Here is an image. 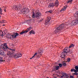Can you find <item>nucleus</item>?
I'll return each mask as SVG.
<instances>
[{
  "label": "nucleus",
  "mask_w": 78,
  "mask_h": 78,
  "mask_svg": "<svg viewBox=\"0 0 78 78\" xmlns=\"http://www.w3.org/2000/svg\"><path fill=\"white\" fill-rule=\"evenodd\" d=\"M10 50H11L12 51H8L7 52V55H12V56H14V58H18L19 57H20L22 56V55H21V53H18L15 54V55H14V53L13 51H15V50L13 49H10Z\"/></svg>",
  "instance_id": "nucleus-1"
},
{
  "label": "nucleus",
  "mask_w": 78,
  "mask_h": 78,
  "mask_svg": "<svg viewBox=\"0 0 78 78\" xmlns=\"http://www.w3.org/2000/svg\"><path fill=\"white\" fill-rule=\"evenodd\" d=\"M74 17L76 18V20H74L72 21L71 23L72 26H74L77 24L78 23V12H76V13L74 14Z\"/></svg>",
  "instance_id": "nucleus-2"
},
{
  "label": "nucleus",
  "mask_w": 78,
  "mask_h": 78,
  "mask_svg": "<svg viewBox=\"0 0 78 78\" xmlns=\"http://www.w3.org/2000/svg\"><path fill=\"white\" fill-rule=\"evenodd\" d=\"M41 14L39 12H37L35 13L34 12H33V14L32 17V18H34L36 17L37 19H39L40 18V16H41Z\"/></svg>",
  "instance_id": "nucleus-3"
},
{
  "label": "nucleus",
  "mask_w": 78,
  "mask_h": 78,
  "mask_svg": "<svg viewBox=\"0 0 78 78\" xmlns=\"http://www.w3.org/2000/svg\"><path fill=\"white\" fill-rule=\"evenodd\" d=\"M68 48V47H67L65 48L64 49V51L61 53V56L62 58H64L65 56H66L67 55V53H68L69 51H67Z\"/></svg>",
  "instance_id": "nucleus-4"
},
{
  "label": "nucleus",
  "mask_w": 78,
  "mask_h": 78,
  "mask_svg": "<svg viewBox=\"0 0 78 78\" xmlns=\"http://www.w3.org/2000/svg\"><path fill=\"white\" fill-rule=\"evenodd\" d=\"M65 26V24L64 23L59 26L55 30V33H56L59 32L60 30H61Z\"/></svg>",
  "instance_id": "nucleus-5"
},
{
  "label": "nucleus",
  "mask_w": 78,
  "mask_h": 78,
  "mask_svg": "<svg viewBox=\"0 0 78 78\" xmlns=\"http://www.w3.org/2000/svg\"><path fill=\"white\" fill-rule=\"evenodd\" d=\"M29 12V9L27 8H23L21 11V13L23 14H26Z\"/></svg>",
  "instance_id": "nucleus-6"
},
{
  "label": "nucleus",
  "mask_w": 78,
  "mask_h": 78,
  "mask_svg": "<svg viewBox=\"0 0 78 78\" xmlns=\"http://www.w3.org/2000/svg\"><path fill=\"white\" fill-rule=\"evenodd\" d=\"M2 48L5 51H7V49H9L7 43H4L3 44H2L1 45Z\"/></svg>",
  "instance_id": "nucleus-7"
},
{
  "label": "nucleus",
  "mask_w": 78,
  "mask_h": 78,
  "mask_svg": "<svg viewBox=\"0 0 78 78\" xmlns=\"http://www.w3.org/2000/svg\"><path fill=\"white\" fill-rule=\"evenodd\" d=\"M12 9H14V10H21V7L19 5H15L13 6Z\"/></svg>",
  "instance_id": "nucleus-8"
},
{
  "label": "nucleus",
  "mask_w": 78,
  "mask_h": 78,
  "mask_svg": "<svg viewBox=\"0 0 78 78\" xmlns=\"http://www.w3.org/2000/svg\"><path fill=\"white\" fill-rule=\"evenodd\" d=\"M50 19L51 18L50 17H47V20L45 21V23H44L45 25H48L49 23Z\"/></svg>",
  "instance_id": "nucleus-9"
},
{
  "label": "nucleus",
  "mask_w": 78,
  "mask_h": 78,
  "mask_svg": "<svg viewBox=\"0 0 78 78\" xmlns=\"http://www.w3.org/2000/svg\"><path fill=\"white\" fill-rule=\"evenodd\" d=\"M38 53H39L38 54L37 53V58H40L41 56L42 55V52L41 51H39Z\"/></svg>",
  "instance_id": "nucleus-10"
},
{
  "label": "nucleus",
  "mask_w": 78,
  "mask_h": 78,
  "mask_svg": "<svg viewBox=\"0 0 78 78\" xmlns=\"http://www.w3.org/2000/svg\"><path fill=\"white\" fill-rule=\"evenodd\" d=\"M0 54L3 56H5V52L2 50H0Z\"/></svg>",
  "instance_id": "nucleus-11"
},
{
  "label": "nucleus",
  "mask_w": 78,
  "mask_h": 78,
  "mask_svg": "<svg viewBox=\"0 0 78 78\" xmlns=\"http://www.w3.org/2000/svg\"><path fill=\"white\" fill-rule=\"evenodd\" d=\"M55 6L54 3H52L49 4L48 5V8H51V7H54Z\"/></svg>",
  "instance_id": "nucleus-12"
},
{
  "label": "nucleus",
  "mask_w": 78,
  "mask_h": 78,
  "mask_svg": "<svg viewBox=\"0 0 78 78\" xmlns=\"http://www.w3.org/2000/svg\"><path fill=\"white\" fill-rule=\"evenodd\" d=\"M18 35L19 34L17 33H15V35H12V37L14 39H15L17 37V36H18Z\"/></svg>",
  "instance_id": "nucleus-13"
},
{
  "label": "nucleus",
  "mask_w": 78,
  "mask_h": 78,
  "mask_svg": "<svg viewBox=\"0 0 78 78\" xmlns=\"http://www.w3.org/2000/svg\"><path fill=\"white\" fill-rule=\"evenodd\" d=\"M12 35H10L9 34H7V35L6 36V37L7 38H9V39H12V38H13V37H12Z\"/></svg>",
  "instance_id": "nucleus-14"
},
{
  "label": "nucleus",
  "mask_w": 78,
  "mask_h": 78,
  "mask_svg": "<svg viewBox=\"0 0 78 78\" xmlns=\"http://www.w3.org/2000/svg\"><path fill=\"white\" fill-rule=\"evenodd\" d=\"M37 53H35L34 55L32 57V58H30V59H32L33 58H34V57H36L37 58Z\"/></svg>",
  "instance_id": "nucleus-15"
},
{
  "label": "nucleus",
  "mask_w": 78,
  "mask_h": 78,
  "mask_svg": "<svg viewBox=\"0 0 78 78\" xmlns=\"http://www.w3.org/2000/svg\"><path fill=\"white\" fill-rule=\"evenodd\" d=\"M55 6H58V0H57L55 2V4H54Z\"/></svg>",
  "instance_id": "nucleus-16"
},
{
  "label": "nucleus",
  "mask_w": 78,
  "mask_h": 78,
  "mask_svg": "<svg viewBox=\"0 0 78 78\" xmlns=\"http://www.w3.org/2000/svg\"><path fill=\"white\" fill-rule=\"evenodd\" d=\"M67 5L65 6L63 8L61 9V11H65V10H66V8H67Z\"/></svg>",
  "instance_id": "nucleus-17"
},
{
  "label": "nucleus",
  "mask_w": 78,
  "mask_h": 78,
  "mask_svg": "<svg viewBox=\"0 0 78 78\" xmlns=\"http://www.w3.org/2000/svg\"><path fill=\"white\" fill-rule=\"evenodd\" d=\"M32 29V28L31 27H29L28 28L27 30H26L27 33L28 32V31H30Z\"/></svg>",
  "instance_id": "nucleus-18"
},
{
  "label": "nucleus",
  "mask_w": 78,
  "mask_h": 78,
  "mask_svg": "<svg viewBox=\"0 0 78 78\" xmlns=\"http://www.w3.org/2000/svg\"><path fill=\"white\" fill-rule=\"evenodd\" d=\"M63 75H65V77L66 78H68L69 77V76L66 73H64Z\"/></svg>",
  "instance_id": "nucleus-19"
},
{
  "label": "nucleus",
  "mask_w": 78,
  "mask_h": 78,
  "mask_svg": "<svg viewBox=\"0 0 78 78\" xmlns=\"http://www.w3.org/2000/svg\"><path fill=\"white\" fill-rule=\"evenodd\" d=\"M29 34H35V32L33 30H31Z\"/></svg>",
  "instance_id": "nucleus-20"
},
{
  "label": "nucleus",
  "mask_w": 78,
  "mask_h": 78,
  "mask_svg": "<svg viewBox=\"0 0 78 78\" xmlns=\"http://www.w3.org/2000/svg\"><path fill=\"white\" fill-rule=\"evenodd\" d=\"M27 33V32H26V30H25V31H23L21 32L20 33V34L22 35V34H25Z\"/></svg>",
  "instance_id": "nucleus-21"
},
{
  "label": "nucleus",
  "mask_w": 78,
  "mask_h": 78,
  "mask_svg": "<svg viewBox=\"0 0 78 78\" xmlns=\"http://www.w3.org/2000/svg\"><path fill=\"white\" fill-rule=\"evenodd\" d=\"M1 35V36L3 37V36L4 34L3 32L2 31L0 30V35Z\"/></svg>",
  "instance_id": "nucleus-22"
},
{
  "label": "nucleus",
  "mask_w": 78,
  "mask_h": 78,
  "mask_svg": "<svg viewBox=\"0 0 78 78\" xmlns=\"http://www.w3.org/2000/svg\"><path fill=\"white\" fill-rule=\"evenodd\" d=\"M62 65L63 66H66V63L64 61L62 62Z\"/></svg>",
  "instance_id": "nucleus-23"
},
{
  "label": "nucleus",
  "mask_w": 78,
  "mask_h": 78,
  "mask_svg": "<svg viewBox=\"0 0 78 78\" xmlns=\"http://www.w3.org/2000/svg\"><path fill=\"white\" fill-rule=\"evenodd\" d=\"M0 23H6V21L5 20H3L0 21Z\"/></svg>",
  "instance_id": "nucleus-24"
},
{
  "label": "nucleus",
  "mask_w": 78,
  "mask_h": 78,
  "mask_svg": "<svg viewBox=\"0 0 78 78\" xmlns=\"http://www.w3.org/2000/svg\"><path fill=\"white\" fill-rule=\"evenodd\" d=\"M71 72H74V73H76V69H72L71 70Z\"/></svg>",
  "instance_id": "nucleus-25"
},
{
  "label": "nucleus",
  "mask_w": 78,
  "mask_h": 78,
  "mask_svg": "<svg viewBox=\"0 0 78 78\" xmlns=\"http://www.w3.org/2000/svg\"><path fill=\"white\" fill-rule=\"evenodd\" d=\"M72 1H73V0H69V1H67L66 2V3H72Z\"/></svg>",
  "instance_id": "nucleus-26"
},
{
  "label": "nucleus",
  "mask_w": 78,
  "mask_h": 78,
  "mask_svg": "<svg viewBox=\"0 0 78 78\" xmlns=\"http://www.w3.org/2000/svg\"><path fill=\"white\" fill-rule=\"evenodd\" d=\"M3 62V58L2 57H0V62Z\"/></svg>",
  "instance_id": "nucleus-27"
},
{
  "label": "nucleus",
  "mask_w": 78,
  "mask_h": 78,
  "mask_svg": "<svg viewBox=\"0 0 78 78\" xmlns=\"http://www.w3.org/2000/svg\"><path fill=\"white\" fill-rule=\"evenodd\" d=\"M74 47V46L73 44H72L69 47V48H70L72 47Z\"/></svg>",
  "instance_id": "nucleus-28"
},
{
  "label": "nucleus",
  "mask_w": 78,
  "mask_h": 78,
  "mask_svg": "<svg viewBox=\"0 0 78 78\" xmlns=\"http://www.w3.org/2000/svg\"><path fill=\"white\" fill-rule=\"evenodd\" d=\"M54 69H59V66H54Z\"/></svg>",
  "instance_id": "nucleus-29"
},
{
  "label": "nucleus",
  "mask_w": 78,
  "mask_h": 78,
  "mask_svg": "<svg viewBox=\"0 0 78 78\" xmlns=\"http://www.w3.org/2000/svg\"><path fill=\"white\" fill-rule=\"evenodd\" d=\"M2 9L1 8H0V14L1 15L2 14Z\"/></svg>",
  "instance_id": "nucleus-30"
},
{
  "label": "nucleus",
  "mask_w": 78,
  "mask_h": 78,
  "mask_svg": "<svg viewBox=\"0 0 78 78\" xmlns=\"http://www.w3.org/2000/svg\"><path fill=\"white\" fill-rule=\"evenodd\" d=\"M30 20H29L27 21V23L28 24H29L30 23Z\"/></svg>",
  "instance_id": "nucleus-31"
},
{
  "label": "nucleus",
  "mask_w": 78,
  "mask_h": 78,
  "mask_svg": "<svg viewBox=\"0 0 78 78\" xmlns=\"http://www.w3.org/2000/svg\"><path fill=\"white\" fill-rule=\"evenodd\" d=\"M70 61V59L69 58H68V59H67V61L68 62H69Z\"/></svg>",
  "instance_id": "nucleus-32"
},
{
  "label": "nucleus",
  "mask_w": 78,
  "mask_h": 78,
  "mask_svg": "<svg viewBox=\"0 0 78 78\" xmlns=\"http://www.w3.org/2000/svg\"><path fill=\"white\" fill-rule=\"evenodd\" d=\"M70 78H75L73 76H70Z\"/></svg>",
  "instance_id": "nucleus-33"
},
{
  "label": "nucleus",
  "mask_w": 78,
  "mask_h": 78,
  "mask_svg": "<svg viewBox=\"0 0 78 78\" xmlns=\"http://www.w3.org/2000/svg\"><path fill=\"white\" fill-rule=\"evenodd\" d=\"M59 67H62V64H61V63H59Z\"/></svg>",
  "instance_id": "nucleus-34"
},
{
  "label": "nucleus",
  "mask_w": 78,
  "mask_h": 78,
  "mask_svg": "<svg viewBox=\"0 0 78 78\" xmlns=\"http://www.w3.org/2000/svg\"><path fill=\"white\" fill-rule=\"evenodd\" d=\"M53 11L52 10H49L48 11V12L50 13H51Z\"/></svg>",
  "instance_id": "nucleus-35"
},
{
  "label": "nucleus",
  "mask_w": 78,
  "mask_h": 78,
  "mask_svg": "<svg viewBox=\"0 0 78 78\" xmlns=\"http://www.w3.org/2000/svg\"><path fill=\"white\" fill-rule=\"evenodd\" d=\"M76 73H78V69H76Z\"/></svg>",
  "instance_id": "nucleus-36"
},
{
  "label": "nucleus",
  "mask_w": 78,
  "mask_h": 78,
  "mask_svg": "<svg viewBox=\"0 0 78 78\" xmlns=\"http://www.w3.org/2000/svg\"><path fill=\"white\" fill-rule=\"evenodd\" d=\"M75 69H78V66H75Z\"/></svg>",
  "instance_id": "nucleus-37"
},
{
  "label": "nucleus",
  "mask_w": 78,
  "mask_h": 78,
  "mask_svg": "<svg viewBox=\"0 0 78 78\" xmlns=\"http://www.w3.org/2000/svg\"><path fill=\"white\" fill-rule=\"evenodd\" d=\"M64 76L65 77V75H64L62 76L61 77H62V78H63Z\"/></svg>",
  "instance_id": "nucleus-38"
},
{
  "label": "nucleus",
  "mask_w": 78,
  "mask_h": 78,
  "mask_svg": "<svg viewBox=\"0 0 78 78\" xmlns=\"http://www.w3.org/2000/svg\"><path fill=\"white\" fill-rule=\"evenodd\" d=\"M78 75V73H76V74L75 75L77 76Z\"/></svg>",
  "instance_id": "nucleus-39"
},
{
  "label": "nucleus",
  "mask_w": 78,
  "mask_h": 78,
  "mask_svg": "<svg viewBox=\"0 0 78 78\" xmlns=\"http://www.w3.org/2000/svg\"><path fill=\"white\" fill-rule=\"evenodd\" d=\"M4 11L5 12H6V10L5 9H4Z\"/></svg>",
  "instance_id": "nucleus-40"
},
{
  "label": "nucleus",
  "mask_w": 78,
  "mask_h": 78,
  "mask_svg": "<svg viewBox=\"0 0 78 78\" xmlns=\"http://www.w3.org/2000/svg\"><path fill=\"white\" fill-rule=\"evenodd\" d=\"M49 2L51 1L52 0H48Z\"/></svg>",
  "instance_id": "nucleus-41"
},
{
  "label": "nucleus",
  "mask_w": 78,
  "mask_h": 78,
  "mask_svg": "<svg viewBox=\"0 0 78 78\" xmlns=\"http://www.w3.org/2000/svg\"><path fill=\"white\" fill-rule=\"evenodd\" d=\"M76 73H74V75H76Z\"/></svg>",
  "instance_id": "nucleus-42"
},
{
  "label": "nucleus",
  "mask_w": 78,
  "mask_h": 78,
  "mask_svg": "<svg viewBox=\"0 0 78 78\" xmlns=\"http://www.w3.org/2000/svg\"><path fill=\"white\" fill-rule=\"evenodd\" d=\"M58 69H56V70H57Z\"/></svg>",
  "instance_id": "nucleus-43"
},
{
  "label": "nucleus",
  "mask_w": 78,
  "mask_h": 78,
  "mask_svg": "<svg viewBox=\"0 0 78 78\" xmlns=\"http://www.w3.org/2000/svg\"><path fill=\"white\" fill-rule=\"evenodd\" d=\"M1 47L0 46V51L1 50Z\"/></svg>",
  "instance_id": "nucleus-44"
},
{
  "label": "nucleus",
  "mask_w": 78,
  "mask_h": 78,
  "mask_svg": "<svg viewBox=\"0 0 78 78\" xmlns=\"http://www.w3.org/2000/svg\"><path fill=\"white\" fill-rule=\"evenodd\" d=\"M5 26V24H3V26Z\"/></svg>",
  "instance_id": "nucleus-45"
},
{
  "label": "nucleus",
  "mask_w": 78,
  "mask_h": 78,
  "mask_svg": "<svg viewBox=\"0 0 78 78\" xmlns=\"http://www.w3.org/2000/svg\"><path fill=\"white\" fill-rule=\"evenodd\" d=\"M77 77H78V76H77Z\"/></svg>",
  "instance_id": "nucleus-46"
},
{
  "label": "nucleus",
  "mask_w": 78,
  "mask_h": 78,
  "mask_svg": "<svg viewBox=\"0 0 78 78\" xmlns=\"http://www.w3.org/2000/svg\"><path fill=\"white\" fill-rule=\"evenodd\" d=\"M0 17H1V16H0Z\"/></svg>",
  "instance_id": "nucleus-47"
},
{
  "label": "nucleus",
  "mask_w": 78,
  "mask_h": 78,
  "mask_svg": "<svg viewBox=\"0 0 78 78\" xmlns=\"http://www.w3.org/2000/svg\"><path fill=\"white\" fill-rule=\"evenodd\" d=\"M48 78H49L48 77Z\"/></svg>",
  "instance_id": "nucleus-48"
}]
</instances>
